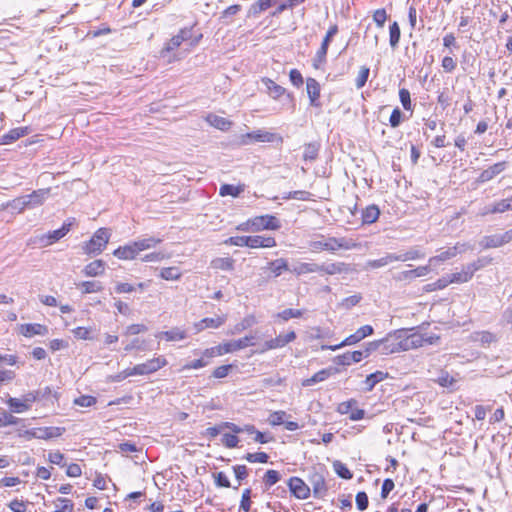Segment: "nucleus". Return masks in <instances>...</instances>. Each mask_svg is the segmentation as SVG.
Returning a JSON list of instances; mask_svg holds the SVG:
<instances>
[{"label":"nucleus","instance_id":"obj_51","mask_svg":"<svg viewBox=\"0 0 512 512\" xmlns=\"http://www.w3.org/2000/svg\"><path fill=\"white\" fill-rule=\"evenodd\" d=\"M212 264H213L214 268L224 270V271H230L233 269L234 260L229 257L217 258V259L213 260Z\"/></svg>","mask_w":512,"mask_h":512},{"label":"nucleus","instance_id":"obj_25","mask_svg":"<svg viewBox=\"0 0 512 512\" xmlns=\"http://www.w3.org/2000/svg\"><path fill=\"white\" fill-rule=\"evenodd\" d=\"M318 273L322 272L327 275L341 274L347 271V266L343 262L323 263L318 264Z\"/></svg>","mask_w":512,"mask_h":512},{"label":"nucleus","instance_id":"obj_26","mask_svg":"<svg viewBox=\"0 0 512 512\" xmlns=\"http://www.w3.org/2000/svg\"><path fill=\"white\" fill-rule=\"evenodd\" d=\"M29 133L28 127H17L11 129L8 133L1 136V144L7 145L15 142L19 138Z\"/></svg>","mask_w":512,"mask_h":512},{"label":"nucleus","instance_id":"obj_49","mask_svg":"<svg viewBox=\"0 0 512 512\" xmlns=\"http://www.w3.org/2000/svg\"><path fill=\"white\" fill-rule=\"evenodd\" d=\"M242 191H243V188L240 186H234L232 184H224L220 187L219 194L221 196L237 197Z\"/></svg>","mask_w":512,"mask_h":512},{"label":"nucleus","instance_id":"obj_3","mask_svg":"<svg viewBox=\"0 0 512 512\" xmlns=\"http://www.w3.org/2000/svg\"><path fill=\"white\" fill-rule=\"evenodd\" d=\"M253 336H245L238 340L224 342L217 346L207 348L202 352L203 357L211 359L216 356H222L227 353H232L253 345Z\"/></svg>","mask_w":512,"mask_h":512},{"label":"nucleus","instance_id":"obj_58","mask_svg":"<svg viewBox=\"0 0 512 512\" xmlns=\"http://www.w3.org/2000/svg\"><path fill=\"white\" fill-rule=\"evenodd\" d=\"M286 415L285 411H275L270 414L268 421L272 426L282 425L284 424Z\"/></svg>","mask_w":512,"mask_h":512},{"label":"nucleus","instance_id":"obj_63","mask_svg":"<svg viewBox=\"0 0 512 512\" xmlns=\"http://www.w3.org/2000/svg\"><path fill=\"white\" fill-rule=\"evenodd\" d=\"M74 403L81 407H90L96 403V398L90 395H83L76 398Z\"/></svg>","mask_w":512,"mask_h":512},{"label":"nucleus","instance_id":"obj_18","mask_svg":"<svg viewBox=\"0 0 512 512\" xmlns=\"http://www.w3.org/2000/svg\"><path fill=\"white\" fill-rule=\"evenodd\" d=\"M139 254L138 249L135 246V242H131L127 245L120 246L114 250L113 255L118 259L122 260H133Z\"/></svg>","mask_w":512,"mask_h":512},{"label":"nucleus","instance_id":"obj_59","mask_svg":"<svg viewBox=\"0 0 512 512\" xmlns=\"http://www.w3.org/2000/svg\"><path fill=\"white\" fill-rule=\"evenodd\" d=\"M399 98H400V102L405 110H408V111L412 110L410 92L407 89L402 88L399 90Z\"/></svg>","mask_w":512,"mask_h":512},{"label":"nucleus","instance_id":"obj_14","mask_svg":"<svg viewBox=\"0 0 512 512\" xmlns=\"http://www.w3.org/2000/svg\"><path fill=\"white\" fill-rule=\"evenodd\" d=\"M191 36V30L182 29L180 32L173 36L161 51V55L164 57L166 52H171L177 49L183 41L187 40Z\"/></svg>","mask_w":512,"mask_h":512},{"label":"nucleus","instance_id":"obj_48","mask_svg":"<svg viewBox=\"0 0 512 512\" xmlns=\"http://www.w3.org/2000/svg\"><path fill=\"white\" fill-rule=\"evenodd\" d=\"M182 273L177 267H166L160 272V277L164 280H178Z\"/></svg>","mask_w":512,"mask_h":512},{"label":"nucleus","instance_id":"obj_53","mask_svg":"<svg viewBox=\"0 0 512 512\" xmlns=\"http://www.w3.org/2000/svg\"><path fill=\"white\" fill-rule=\"evenodd\" d=\"M303 310L300 309H292L288 308L279 313H277V317L282 319L283 321H288L291 318H300L303 316Z\"/></svg>","mask_w":512,"mask_h":512},{"label":"nucleus","instance_id":"obj_2","mask_svg":"<svg viewBox=\"0 0 512 512\" xmlns=\"http://www.w3.org/2000/svg\"><path fill=\"white\" fill-rule=\"evenodd\" d=\"M360 243L355 239L349 237H332L319 235L317 238L309 242V248L312 252L327 251L330 253H336L340 250H352L360 248Z\"/></svg>","mask_w":512,"mask_h":512},{"label":"nucleus","instance_id":"obj_54","mask_svg":"<svg viewBox=\"0 0 512 512\" xmlns=\"http://www.w3.org/2000/svg\"><path fill=\"white\" fill-rule=\"evenodd\" d=\"M318 145L315 143H309L305 145L303 158L305 161H313L318 156Z\"/></svg>","mask_w":512,"mask_h":512},{"label":"nucleus","instance_id":"obj_29","mask_svg":"<svg viewBox=\"0 0 512 512\" xmlns=\"http://www.w3.org/2000/svg\"><path fill=\"white\" fill-rule=\"evenodd\" d=\"M396 261H397L396 253H387L385 256H383L379 259L367 261L366 268L378 269V268L384 267V266H386L390 263L396 262Z\"/></svg>","mask_w":512,"mask_h":512},{"label":"nucleus","instance_id":"obj_35","mask_svg":"<svg viewBox=\"0 0 512 512\" xmlns=\"http://www.w3.org/2000/svg\"><path fill=\"white\" fill-rule=\"evenodd\" d=\"M156 337H163L167 341H179L187 337V333L180 328H172L169 331H163L156 334Z\"/></svg>","mask_w":512,"mask_h":512},{"label":"nucleus","instance_id":"obj_50","mask_svg":"<svg viewBox=\"0 0 512 512\" xmlns=\"http://www.w3.org/2000/svg\"><path fill=\"white\" fill-rule=\"evenodd\" d=\"M389 34H390V45L392 48H395L398 46L399 40H400V27L397 22H393L389 27Z\"/></svg>","mask_w":512,"mask_h":512},{"label":"nucleus","instance_id":"obj_62","mask_svg":"<svg viewBox=\"0 0 512 512\" xmlns=\"http://www.w3.org/2000/svg\"><path fill=\"white\" fill-rule=\"evenodd\" d=\"M239 443V438L234 434L225 433L222 436V444L227 448H235Z\"/></svg>","mask_w":512,"mask_h":512},{"label":"nucleus","instance_id":"obj_43","mask_svg":"<svg viewBox=\"0 0 512 512\" xmlns=\"http://www.w3.org/2000/svg\"><path fill=\"white\" fill-rule=\"evenodd\" d=\"M7 404L15 413H22L28 410V404L23 399L10 397Z\"/></svg>","mask_w":512,"mask_h":512},{"label":"nucleus","instance_id":"obj_34","mask_svg":"<svg viewBox=\"0 0 512 512\" xmlns=\"http://www.w3.org/2000/svg\"><path fill=\"white\" fill-rule=\"evenodd\" d=\"M388 377L387 372L376 371L368 375L365 379V385L367 391H372L377 383L385 380Z\"/></svg>","mask_w":512,"mask_h":512},{"label":"nucleus","instance_id":"obj_40","mask_svg":"<svg viewBox=\"0 0 512 512\" xmlns=\"http://www.w3.org/2000/svg\"><path fill=\"white\" fill-rule=\"evenodd\" d=\"M425 255L423 252H421L417 248H411L410 250L404 252V253H396L397 261L405 262L408 260H416L421 259Z\"/></svg>","mask_w":512,"mask_h":512},{"label":"nucleus","instance_id":"obj_64","mask_svg":"<svg viewBox=\"0 0 512 512\" xmlns=\"http://www.w3.org/2000/svg\"><path fill=\"white\" fill-rule=\"evenodd\" d=\"M356 506L360 511H364L367 509L369 501L368 496L365 492H358L356 495Z\"/></svg>","mask_w":512,"mask_h":512},{"label":"nucleus","instance_id":"obj_5","mask_svg":"<svg viewBox=\"0 0 512 512\" xmlns=\"http://www.w3.org/2000/svg\"><path fill=\"white\" fill-rule=\"evenodd\" d=\"M110 239V233L106 228L98 229L92 238L83 245L84 253L88 255H98L100 254L106 245L108 244Z\"/></svg>","mask_w":512,"mask_h":512},{"label":"nucleus","instance_id":"obj_33","mask_svg":"<svg viewBox=\"0 0 512 512\" xmlns=\"http://www.w3.org/2000/svg\"><path fill=\"white\" fill-rule=\"evenodd\" d=\"M510 210H511L510 203L507 201V198H506V199H502V200L494 203L491 206L485 207L482 210L481 215L485 216V215L491 214V213H504V212L510 211Z\"/></svg>","mask_w":512,"mask_h":512},{"label":"nucleus","instance_id":"obj_30","mask_svg":"<svg viewBox=\"0 0 512 512\" xmlns=\"http://www.w3.org/2000/svg\"><path fill=\"white\" fill-rule=\"evenodd\" d=\"M206 121L213 127L221 130V131H227L230 129L232 122L228 119L215 115V114H209L206 117Z\"/></svg>","mask_w":512,"mask_h":512},{"label":"nucleus","instance_id":"obj_11","mask_svg":"<svg viewBox=\"0 0 512 512\" xmlns=\"http://www.w3.org/2000/svg\"><path fill=\"white\" fill-rule=\"evenodd\" d=\"M295 339H296V333L294 331H290L284 335L280 334L277 337L266 341L263 344V346L259 352L264 353L268 350L282 348L285 345H287L288 343L294 341Z\"/></svg>","mask_w":512,"mask_h":512},{"label":"nucleus","instance_id":"obj_42","mask_svg":"<svg viewBox=\"0 0 512 512\" xmlns=\"http://www.w3.org/2000/svg\"><path fill=\"white\" fill-rule=\"evenodd\" d=\"M256 323H257V320H256L255 316L248 315L235 325L234 331L232 333L233 334L240 333V332L252 327Z\"/></svg>","mask_w":512,"mask_h":512},{"label":"nucleus","instance_id":"obj_17","mask_svg":"<svg viewBox=\"0 0 512 512\" xmlns=\"http://www.w3.org/2000/svg\"><path fill=\"white\" fill-rule=\"evenodd\" d=\"M276 246V240L273 237L262 235L248 236V247L250 248H272Z\"/></svg>","mask_w":512,"mask_h":512},{"label":"nucleus","instance_id":"obj_9","mask_svg":"<svg viewBox=\"0 0 512 512\" xmlns=\"http://www.w3.org/2000/svg\"><path fill=\"white\" fill-rule=\"evenodd\" d=\"M472 249L473 246L470 245L469 243H456L453 247H449L447 250L442 251L437 256L431 257L428 262L430 263V265L436 266L440 262H444L446 260L454 258L458 254H462L467 250Z\"/></svg>","mask_w":512,"mask_h":512},{"label":"nucleus","instance_id":"obj_47","mask_svg":"<svg viewBox=\"0 0 512 512\" xmlns=\"http://www.w3.org/2000/svg\"><path fill=\"white\" fill-rule=\"evenodd\" d=\"M7 207H10L12 210L22 212L26 208H29V202L27 201L26 195L22 197H18L13 199L12 201L7 203Z\"/></svg>","mask_w":512,"mask_h":512},{"label":"nucleus","instance_id":"obj_16","mask_svg":"<svg viewBox=\"0 0 512 512\" xmlns=\"http://www.w3.org/2000/svg\"><path fill=\"white\" fill-rule=\"evenodd\" d=\"M364 353L365 352H362V350L346 352L342 355L336 356L334 361L338 365L349 366L352 363L360 362L364 358Z\"/></svg>","mask_w":512,"mask_h":512},{"label":"nucleus","instance_id":"obj_7","mask_svg":"<svg viewBox=\"0 0 512 512\" xmlns=\"http://www.w3.org/2000/svg\"><path fill=\"white\" fill-rule=\"evenodd\" d=\"M308 481L312 486L313 496L315 498H324L327 494L328 487L325 481V471L322 468L314 469L308 477Z\"/></svg>","mask_w":512,"mask_h":512},{"label":"nucleus","instance_id":"obj_39","mask_svg":"<svg viewBox=\"0 0 512 512\" xmlns=\"http://www.w3.org/2000/svg\"><path fill=\"white\" fill-rule=\"evenodd\" d=\"M78 288L82 290L84 294L97 293L103 290V285L100 281H83L78 284Z\"/></svg>","mask_w":512,"mask_h":512},{"label":"nucleus","instance_id":"obj_23","mask_svg":"<svg viewBox=\"0 0 512 512\" xmlns=\"http://www.w3.org/2000/svg\"><path fill=\"white\" fill-rule=\"evenodd\" d=\"M21 333L25 337H33L35 335L44 336L48 333V328L45 325L38 323H29L21 325Z\"/></svg>","mask_w":512,"mask_h":512},{"label":"nucleus","instance_id":"obj_19","mask_svg":"<svg viewBox=\"0 0 512 512\" xmlns=\"http://www.w3.org/2000/svg\"><path fill=\"white\" fill-rule=\"evenodd\" d=\"M50 188L38 189L33 191L31 194L26 195L27 201L29 202V208H35L42 205L50 195Z\"/></svg>","mask_w":512,"mask_h":512},{"label":"nucleus","instance_id":"obj_22","mask_svg":"<svg viewBox=\"0 0 512 512\" xmlns=\"http://www.w3.org/2000/svg\"><path fill=\"white\" fill-rule=\"evenodd\" d=\"M105 272V262L103 260H94L87 264L82 273L86 277H97L103 275Z\"/></svg>","mask_w":512,"mask_h":512},{"label":"nucleus","instance_id":"obj_12","mask_svg":"<svg viewBox=\"0 0 512 512\" xmlns=\"http://www.w3.org/2000/svg\"><path fill=\"white\" fill-rule=\"evenodd\" d=\"M291 493L298 499L304 500L310 496V487L299 477H291L288 481Z\"/></svg>","mask_w":512,"mask_h":512},{"label":"nucleus","instance_id":"obj_21","mask_svg":"<svg viewBox=\"0 0 512 512\" xmlns=\"http://www.w3.org/2000/svg\"><path fill=\"white\" fill-rule=\"evenodd\" d=\"M307 94L312 106L318 107L320 97V85L314 78H308L306 81Z\"/></svg>","mask_w":512,"mask_h":512},{"label":"nucleus","instance_id":"obj_55","mask_svg":"<svg viewBox=\"0 0 512 512\" xmlns=\"http://www.w3.org/2000/svg\"><path fill=\"white\" fill-rule=\"evenodd\" d=\"M244 459L250 463H267L269 456L265 452L247 453Z\"/></svg>","mask_w":512,"mask_h":512},{"label":"nucleus","instance_id":"obj_41","mask_svg":"<svg viewBox=\"0 0 512 512\" xmlns=\"http://www.w3.org/2000/svg\"><path fill=\"white\" fill-rule=\"evenodd\" d=\"M434 381L445 388H452L457 382L453 376H451L447 371L443 370L439 373L438 377Z\"/></svg>","mask_w":512,"mask_h":512},{"label":"nucleus","instance_id":"obj_37","mask_svg":"<svg viewBox=\"0 0 512 512\" xmlns=\"http://www.w3.org/2000/svg\"><path fill=\"white\" fill-rule=\"evenodd\" d=\"M134 242L138 252L140 253L141 251L156 247L159 243L162 242V239L156 237H148L136 240Z\"/></svg>","mask_w":512,"mask_h":512},{"label":"nucleus","instance_id":"obj_1","mask_svg":"<svg viewBox=\"0 0 512 512\" xmlns=\"http://www.w3.org/2000/svg\"><path fill=\"white\" fill-rule=\"evenodd\" d=\"M381 342L382 354L389 355L419 348L425 342H428V339H425L419 333H410L408 329H398L388 333L385 338L381 339ZM429 343L431 344L432 342L429 341Z\"/></svg>","mask_w":512,"mask_h":512},{"label":"nucleus","instance_id":"obj_31","mask_svg":"<svg viewBox=\"0 0 512 512\" xmlns=\"http://www.w3.org/2000/svg\"><path fill=\"white\" fill-rule=\"evenodd\" d=\"M226 322V316H217L213 318H204L196 324L197 330H203L204 328H219Z\"/></svg>","mask_w":512,"mask_h":512},{"label":"nucleus","instance_id":"obj_36","mask_svg":"<svg viewBox=\"0 0 512 512\" xmlns=\"http://www.w3.org/2000/svg\"><path fill=\"white\" fill-rule=\"evenodd\" d=\"M480 245L484 249H489L501 247L504 243L502 242L501 234H494L483 237L480 241Z\"/></svg>","mask_w":512,"mask_h":512},{"label":"nucleus","instance_id":"obj_13","mask_svg":"<svg viewBox=\"0 0 512 512\" xmlns=\"http://www.w3.org/2000/svg\"><path fill=\"white\" fill-rule=\"evenodd\" d=\"M70 224L64 223L61 228L48 232L47 234L41 236L40 243L43 247L49 246L54 242L63 238L70 231Z\"/></svg>","mask_w":512,"mask_h":512},{"label":"nucleus","instance_id":"obj_6","mask_svg":"<svg viewBox=\"0 0 512 512\" xmlns=\"http://www.w3.org/2000/svg\"><path fill=\"white\" fill-rule=\"evenodd\" d=\"M373 332L374 329L371 325H364L360 327L355 333L349 335L347 338H345L341 343L337 345H323L322 350L335 351L337 349H340L341 347L356 344L365 337L372 335Z\"/></svg>","mask_w":512,"mask_h":512},{"label":"nucleus","instance_id":"obj_27","mask_svg":"<svg viewBox=\"0 0 512 512\" xmlns=\"http://www.w3.org/2000/svg\"><path fill=\"white\" fill-rule=\"evenodd\" d=\"M64 428L60 427H39L37 428L36 439L48 440L62 435Z\"/></svg>","mask_w":512,"mask_h":512},{"label":"nucleus","instance_id":"obj_56","mask_svg":"<svg viewBox=\"0 0 512 512\" xmlns=\"http://www.w3.org/2000/svg\"><path fill=\"white\" fill-rule=\"evenodd\" d=\"M124 350L126 352H130L132 350L146 351L147 350V342L145 340L135 338L129 344H127L125 346Z\"/></svg>","mask_w":512,"mask_h":512},{"label":"nucleus","instance_id":"obj_32","mask_svg":"<svg viewBox=\"0 0 512 512\" xmlns=\"http://www.w3.org/2000/svg\"><path fill=\"white\" fill-rule=\"evenodd\" d=\"M333 374L332 368L322 369L316 372L312 377L305 379L302 383L303 386H312L318 382L325 381L328 377Z\"/></svg>","mask_w":512,"mask_h":512},{"label":"nucleus","instance_id":"obj_46","mask_svg":"<svg viewBox=\"0 0 512 512\" xmlns=\"http://www.w3.org/2000/svg\"><path fill=\"white\" fill-rule=\"evenodd\" d=\"M271 269H272V272L274 273V275L276 277L280 276L282 274L283 271L285 270H288V263H287V260L284 259V258H279V259H276L274 261H271L269 263Z\"/></svg>","mask_w":512,"mask_h":512},{"label":"nucleus","instance_id":"obj_52","mask_svg":"<svg viewBox=\"0 0 512 512\" xmlns=\"http://www.w3.org/2000/svg\"><path fill=\"white\" fill-rule=\"evenodd\" d=\"M251 497H252L251 489H249V488L244 489V491L242 493V496H241L239 511H243V512H249L250 511L251 503H252L251 502Z\"/></svg>","mask_w":512,"mask_h":512},{"label":"nucleus","instance_id":"obj_61","mask_svg":"<svg viewBox=\"0 0 512 512\" xmlns=\"http://www.w3.org/2000/svg\"><path fill=\"white\" fill-rule=\"evenodd\" d=\"M357 404H358V402L356 399H350L348 401H344L338 405L337 411L340 414H349L350 415L351 410H353V408L355 406H357Z\"/></svg>","mask_w":512,"mask_h":512},{"label":"nucleus","instance_id":"obj_15","mask_svg":"<svg viewBox=\"0 0 512 512\" xmlns=\"http://www.w3.org/2000/svg\"><path fill=\"white\" fill-rule=\"evenodd\" d=\"M274 140V134L262 130L253 131L247 133L241 137L242 144H249L255 142H272Z\"/></svg>","mask_w":512,"mask_h":512},{"label":"nucleus","instance_id":"obj_60","mask_svg":"<svg viewBox=\"0 0 512 512\" xmlns=\"http://www.w3.org/2000/svg\"><path fill=\"white\" fill-rule=\"evenodd\" d=\"M370 69L366 66H362L359 70L358 76L356 78V87L358 89L362 88L369 77Z\"/></svg>","mask_w":512,"mask_h":512},{"label":"nucleus","instance_id":"obj_8","mask_svg":"<svg viewBox=\"0 0 512 512\" xmlns=\"http://www.w3.org/2000/svg\"><path fill=\"white\" fill-rule=\"evenodd\" d=\"M167 365V360L163 356L154 357L144 363L137 364L131 368L134 375H149Z\"/></svg>","mask_w":512,"mask_h":512},{"label":"nucleus","instance_id":"obj_57","mask_svg":"<svg viewBox=\"0 0 512 512\" xmlns=\"http://www.w3.org/2000/svg\"><path fill=\"white\" fill-rule=\"evenodd\" d=\"M280 480V474L278 471L276 470H268L264 477H263V481H264V484L267 488L273 486L274 484H276L278 481Z\"/></svg>","mask_w":512,"mask_h":512},{"label":"nucleus","instance_id":"obj_44","mask_svg":"<svg viewBox=\"0 0 512 512\" xmlns=\"http://www.w3.org/2000/svg\"><path fill=\"white\" fill-rule=\"evenodd\" d=\"M333 468L335 473L342 479L349 480L353 477L352 472L341 461H334Z\"/></svg>","mask_w":512,"mask_h":512},{"label":"nucleus","instance_id":"obj_10","mask_svg":"<svg viewBox=\"0 0 512 512\" xmlns=\"http://www.w3.org/2000/svg\"><path fill=\"white\" fill-rule=\"evenodd\" d=\"M250 223L253 231H260L262 229L278 230L281 227L280 221L272 215L255 217Z\"/></svg>","mask_w":512,"mask_h":512},{"label":"nucleus","instance_id":"obj_24","mask_svg":"<svg viewBox=\"0 0 512 512\" xmlns=\"http://www.w3.org/2000/svg\"><path fill=\"white\" fill-rule=\"evenodd\" d=\"M319 270L318 264L314 262H296L291 268V272L296 276L304 274L317 273Z\"/></svg>","mask_w":512,"mask_h":512},{"label":"nucleus","instance_id":"obj_4","mask_svg":"<svg viewBox=\"0 0 512 512\" xmlns=\"http://www.w3.org/2000/svg\"><path fill=\"white\" fill-rule=\"evenodd\" d=\"M491 263V258L480 257L477 260L465 265L460 272H455L449 275L452 283H466L470 281L478 270L486 267Z\"/></svg>","mask_w":512,"mask_h":512},{"label":"nucleus","instance_id":"obj_28","mask_svg":"<svg viewBox=\"0 0 512 512\" xmlns=\"http://www.w3.org/2000/svg\"><path fill=\"white\" fill-rule=\"evenodd\" d=\"M262 83L266 87V90H267L268 94L273 99L280 98L286 92L285 88H283L282 86L278 85L277 83H275L270 78H263L262 79Z\"/></svg>","mask_w":512,"mask_h":512},{"label":"nucleus","instance_id":"obj_45","mask_svg":"<svg viewBox=\"0 0 512 512\" xmlns=\"http://www.w3.org/2000/svg\"><path fill=\"white\" fill-rule=\"evenodd\" d=\"M274 1L275 0H258L251 5L249 13L252 15H257L271 7Z\"/></svg>","mask_w":512,"mask_h":512},{"label":"nucleus","instance_id":"obj_20","mask_svg":"<svg viewBox=\"0 0 512 512\" xmlns=\"http://www.w3.org/2000/svg\"><path fill=\"white\" fill-rule=\"evenodd\" d=\"M506 168V162H498L494 165L488 167L487 169L483 170L479 176L480 182H488L492 180L495 176L499 175L501 172H503Z\"/></svg>","mask_w":512,"mask_h":512},{"label":"nucleus","instance_id":"obj_38","mask_svg":"<svg viewBox=\"0 0 512 512\" xmlns=\"http://www.w3.org/2000/svg\"><path fill=\"white\" fill-rule=\"evenodd\" d=\"M380 211L377 206L371 205L368 206L365 210L362 212V221L364 224H372L377 221L379 218Z\"/></svg>","mask_w":512,"mask_h":512}]
</instances>
